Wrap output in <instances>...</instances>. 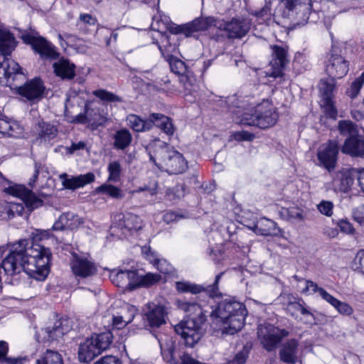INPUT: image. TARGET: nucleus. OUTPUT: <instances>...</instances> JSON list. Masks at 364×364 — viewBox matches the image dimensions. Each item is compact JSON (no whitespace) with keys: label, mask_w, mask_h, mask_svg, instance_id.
<instances>
[{"label":"nucleus","mask_w":364,"mask_h":364,"mask_svg":"<svg viewBox=\"0 0 364 364\" xmlns=\"http://www.w3.org/2000/svg\"><path fill=\"white\" fill-rule=\"evenodd\" d=\"M289 335V331L280 329L269 323L260 324L257 328V336L262 346L268 351L276 348L282 339Z\"/></svg>","instance_id":"9b49d317"},{"label":"nucleus","mask_w":364,"mask_h":364,"mask_svg":"<svg viewBox=\"0 0 364 364\" xmlns=\"http://www.w3.org/2000/svg\"><path fill=\"white\" fill-rule=\"evenodd\" d=\"M93 95L105 102H121V98L116 95L115 94L108 92L105 90H97L93 92Z\"/></svg>","instance_id":"8fccbe9b"},{"label":"nucleus","mask_w":364,"mask_h":364,"mask_svg":"<svg viewBox=\"0 0 364 364\" xmlns=\"http://www.w3.org/2000/svg\"><path fill=\"white\" fill-rule=\"evenodd\" d=\"M150 160L160 169L171 174H178L187 168V162L183 155L165 142L156 139L147 146Z\"/></svg>","instance_id":"20e7f679"},{"label":"nucleus","mask_w":364,"mask_h":364,"mask_svg":"<svg viewBox=\"0 0 364 364\" xmlns=\"http://www.w3.org/2000/svg\"><path fill=\"white\" fill-rule=\"evenodd\" d=\"M194 79L191 78L187 75L179 77V82L183 85L186 95H192L196 91L197 85L194 83Z\"/></svg>","instance_id":"3c124183"},{"label":"nucleus","mask_w":364,"mask_h":364,"mask_svg":"<svg viewBox=\"0 0 364 364\" xmlns=\"http://www.w3.org/2000/svg\"><path fill=\"white\" fill-rule=\"evenodd\" d=\"M176 288L178 292L187 293L190 292L196 294L203 291L204 287L191 283L189 282H176Z\"/></svg>","instance_id":"c03bdc74"},{"label":"nucleus","mask_w":364,"mask_h":364,"mask_svg":"<svg viewBox=\"0 0 364 364\" xmlns=\"http://www.w3.org/2000/svg\"><path fill=\"white\" fill-rule=\"evenodd\" d=\"M353 217L355 221L364 225V205H359L353 209Z\"/></svg>","instance_id":"680f3d73"},{"label":"nucleus","mask_w":364,"mask_h":364,"mask_svg":"<svg viewBox=\"0 0 364 364\" xmlns=\"http://www.w3.org/2000/svg\"><path fill=\"white\" fill-rule=\"evenodd\" d=\"M119 226L124 234H133L142 228V221L136 215L127 213L123 216Z\"/></svg>","instance_id":"c85d7f7f"},{"label":"nucleus","mask_w":364,"mask_h":364,"mask_svg":"<svg viewBox=\"0 0 364 364\" xmlns=\"http://www.w3.org/2000/svg\"><path fill=\"white\" fill-rule=\"evenodd\" d=\"M257 232L262 235H270L275 233L277 224L267 218H262L255 225Z\"/></svg>","instance_id":"79ce46f5"},{"label":"nucleus","mask_w":364,"mask_h":364,"mask_svg":"<svg viewBox=\"0 0 364 364\" xmlns=\"http://www.w3.org/2000/svg\"><path fill=\"white\" fill-rule=\"evenodd\" d=\"M9 127V132L6 134V136L14 138L23 136V128L16 122H11Z\"/></svg>","instance_id":"5fc2aeb1"},{"label":"nucleus","mask_w":364,"mask_h":364,"mask_svg":"<svg viewBox=\"0 0 364 364\" xmlns=\"http://www.w3.org/2000/svg\"><path fill=\"white\" fill-rule=\"evenodd\" d=\"M323 300L333 306L342 315L350 316L353 313V308L348 304L337 299L329 293L324 294Z\"/></svg>","instance_id":"4c0bfd02"},{"label":"nucleus","mask_w":364,"mask_h":364,"mask_svg":"<svg viewBox=\"0 0 364 364\" xmlns=\"http://www.w3.org/2000/svg\"><path fill=\"white\" fill-rule=\"evenodd\" d=\"M70 267L73 274L82 278L92 276L97 271L95 265L92 262L76 255H73Z\"/></svg>","instance_id":"aec40b11"},{"label":"nucleus","mask_w":364,"mask_h":364,"mask_svg":"<svg viewBox=\"0 0 364 364\" xmlns=\"http://www.w3.org/2000/svg\"><path fill=\"white\" fill-rule=\"evenodd\" d=\"M348 71V62L341 55L332 54L326 65V72L328 76L332 78H341Z\"/></svg>","instance_id":"6ab92c4d"},{"label":"nucleus","mask_w":364,"mask_h":364,"mask_svg":"<svg viewBox=\"0 0 364 364\" xmlns=\"http://www.w3.org/2000/svg\"><path fill=\"white\" fill-rule=\"evenodd\" d=\"M94 364H122L121 360L115 356L107 355L100 358Z\"/></svg>","instance_id":"0e129e2a"},{"label":"nucleus","mask_w":364,"mask_h":364,"mask_svg":"<svg viewBox=\"0 0 364 364\" xmlns=\"http://www.w3.org/2000/svg\"><path fill=\"white\" fill-rule=\"evenodd\" d=\"M281 217L290 222L303 221V211L297 207L282 208L280 211Z\"/></svg>","instance_id":"58836bf2"},{"label":"nucleus","mask_w":364,"mask_h":364,"mask_svg":"<svg viewBox=\"0 0 364 364\" xmlns=\"http://www.w3.org/2000/svg\"><path fill=\"white\" fill-rule=\"evenodd\" d=\"M251 21L245 18H233L220 25L230 38H241L249 31Z\"/></svg>","instance_id":"2eb2a0df"},{"label":"nucleus","mask_w":364,"mask_h":364,"mask_svg":"<svg viewBox=\"0 0 364 364\" xmlns=\"http://www.w3.org/2000/svg\"><path fill=\"white\" fill-rule=\"evenodd\" d=\"M113 146L116 149L124 150L132 143V135L127 129H122L116 132L113 136Z\"/></svg>","instance_id":"c9c22d12"},{"label":"nucleus","mask_w":364,"mask_h":364,"mask_svg":"<svg viewBox=\"0 0 364 364\" xmlns=\"http://www.w3.org/2000/svg\"><path fill=\"white\" fill-rule=\"evenodd\" d=\"M317 208L321 214L328 217L333 215V204L331 201L322 200L319 204H318Z\"/></svg>","instance_id":"bf43d9fd"},{"label":"nucleus","mask_w":364,"mask_h":364,"mask_svg":"<svg viewBox=\"0 0 364 364\" xmlns=\"http://www.w3.org/2000/svg\"><path fill=\"white\" fill-rule=\"evenodd\" d=\"M335 78L331 77L328 80H322L320 84V91L323 100H330L333 98V91L335 90Z\"/></svg>","instance_id":"37998d69"},{"label":"nucleus","mask_w":364,"mask_h":364,"mask_svg":"<svg viewBox=\"0 0 364 364\" xmlns=\"http://www.w3.org/2000/svg\"><path fill=\"white\" fill-rule=\"evenodd\" d=\"M144 311V322L151 328H159L166 323L168 311L163 305L149 302L145 305Z\"/></svg>","instance_id":"ddd939ff"},{"label":"nucleus","mask_w":364,"mask_h":364,"mask_svg":"<svg viewBox=\"0 0 364 364\" xmlns=\"http://www.w3.org/2000/svg\"><path fill=\"white\" fill-rule=\"evenodd\" d=\"M158 183L156 181H153L149 183V185H145L143 187L139 188L136 190V193H141L143 191H148L150 195H155L157 192Z\"/></svg>","instance_id":"e2e57ef3"},{"label":"nucleus","mask_w":364,"mask_h":364,"mask_svg":"<svg viewBox=\"0 0 364 364\" xmlns=\"http://www.w3.org/2000/svg\"><path fill=\"white\" fill-rule=\"evenodd\" d=\"M9 56L0 55V84L10 88L18 85L16 81H24L26 77L19 65Z\"/></svg>","instance_id":"9d476101"},{"label":"nucleus","mask_w":364,"mask_h":364,"mask_svg":"<svg viewBox=\"0 0 364 364\" xmlns=\"http://www.w3.org/2000/svg\"><path fill=\"white\" fill-rule=\"evenodd\" d=\"M336 129L340 135L346 138H355L360 132L358 125L350 119L339 120Z\"/></svg>","instance_id":"72a5a7b5"},{"label":"nucleus","mask_w":364,"mask_h":364,"mask_svg":"<svg viewBox=\"0 0 364 364\" xmlns=\"http://www.w3.org/2000/svg\"><path fill=\"white\" fill-rule=\"evenodd\" d=\"M205 318H196V316L186 318L175 326V331L184 340L187 346L193 347L202 337L201 325Z\"/></svg>","instance_id":"0eeeda50"},{"label":"nucleus","mask_w":364,"mask_h":364,"mask_svg":"<svg viewBox=\"0 0 364 364\" xmlns=\"http://www.w3.org/2000/svg\"><path fill=\"white\" fill-rule=\"evenodd\" d=\"M36 364H63L61 355L55 350H47L36 361Z\"/></svg>","instance_id":"a19ab883"},{"label":"nucleus","mask_w":364,"mask_h":364,"mask_svg":"<svg viewBox=\"0 0 364 364\" xmlns=\"http://www.w3.org/2000/svg\"><path fill=\"white\" fill-rule=\"evenodd\" d=\"M112 341L110 331L92 336L79 347L78 355L81 362H90L102 351L107 350Z\"/></svg>","instance_id":"423d86ee"},{"label":"nucleus","mask_w":364,"mask_h":364,"mask_svg":"<svg viewBox=\"0 0 364 364\" xmlns=\"http://www.w3.org/2000/svg\"><path fill=\"white\" fill-rule=\"evenodd\" d=\"M17 43L14 35L5 26L0 24V55L10 56Z\"/></svg>","instance_id":"5701e85b"},{"label":"nucleus","mask_w":364,"mask_h":364,"mask_svg":"<svg viewBox=\"0 0 364 364\" xmlns=\"http://www.w3.org/2000/svg\"><path fill=\"white\" fill-rule=\"evenodd\" d=\"M107 171L109 172L108 181L117 182L119 180L122 168L119 161L110 162L108 165Z\"/></svg>","instance_id":"09e8293b"},{"label":"nucleus","mask_w":364,"mask_h":364,"mask_svg":"<svg viewBox=\"0 0 364 364\" xmlns=\"http://www.w3.org/2000/svg\"><path fill=\"white\" fill-rule=\"evenodd\" d=\"M338 226L341 230L346 234H353L355 231L352 224L346 220H341L338 223Z\"/></svg>","instance_id":"69168bd1"},{"label":"nucleus","mask_w":364,"mask_h":364,"mask_svg":"<svg viewBox=\"0 0 364 364\" xmlns=\"http://www.w3.org/2000/svg\"><path fill=\"white\" fill-rule=\"evenodd\" d=\"M36 141L40 144H48L56 138L58 130L56 126L43 120L38 121L33 127Z\"/></svg>","instance_id":"f3484780"},{"label":"nucleus","mask_w":364,"mask_h":364,"mask_svg":"<svg viewBox=\"0 0 364 364\" xmlns=\"http://www.w3.org/2000/svg\"><path fill=\"white\" fill-rule=\"evenodd\" d=\"M278 299L283 306L285 311L295 319L299 318V314L304 316L301 320L305 323H311L315 320L314 314L306 306L302 299H297L292 294L282 293Z\"/></svg>","instance_id":"6e6552de"},{"label":"nucleus","mask_w":364,"mask_h":364,"mask_svg":"<svg viewBox=\"0 0 364 364\" xmlns=\"http://www.w3.org/2000/svg\"><path fill=\"white\" fill-rule=\"evenodd\" d=\"M352 176L356 177L358 185L361 191L364 193V168H353L352 170Z\"/></svg>","instance_id":"052dcab7"},{"label":"nucleus","mask_w":364,"mask_h":364,"mask_svg":"<svg viewBox=\"0 0 364 364\" xmlns=\"http://www.w3.org/2000/svg\"><path fill=\"white\" fill-rule=\"evenodd\" d=\"M223 272L220 273L215 277L214 283L211 285H208L206 288L204 287L203 291H205L210 297L216 298L220 297L222 296L221 293L219 291L218 284L223 276Z\"/></svg>","instance_id":"603ef678"},{"label":"nucleus","mask_w":364,"mask_h":364,"mask_svg":"<svg viewBox=\"0 0 364 364\" xmlns=\"http://www.w3.org/2000/svg\"><path fill=\"white\" fill-rule=\"evenodd\" d=\"M318 292L321 297L323 299L324 294L328 293L323 288L319 287L315 282L311 280L306 281V287L302 290V293L306 294Z\"/></svg>","instance_id":"864d4df0"},{"label":"nucleus","mask_w":364,"mask_h":364,"mask_svg":"<svg viewBox=\"0 0 364 364\" xmlns=\"http://www.w3.org/2000/svg\"><path fill=\"white\" fill-rule=\"evenodd\" d=\"M227 102L231 104L230 112L241 117L240 123L267 129L274 126L278 119V114L269 100H263L255 107L247 100H239L235 96L229 97Z\"/></svg>","instance_id":"f03ea898"},{"label":"nucleus","mask_w":364,"mask_h":364,"mask_svg":"<svg viewBox=\"0 0 364 364\" xmlns=\"http://www.w3.org/2000/svg\"><path fill=\"white\" fill-rule=\"evenodd\" d=\"M272 55L274 56L273 61L271 62L273 71L271 75L277 77L282 74V70L289 62L287 59V50L282 46L274 45L271 46Z\"/></svg>","instance_id":"4be33fe9"},{"label":"nucleus","mask_w":364,"mask_h":364,"mask_svg":"<svg viewBox=\"0 0 364 364\" xmlns=\"http://www.w3.org/2000/svg\"><path fill=\"white\" fill-rule=\"evenodd\" d=\"M60 178L62 180V183L65 188L73 190L93 182L95 176L92 173H87L86 174L68 178V175L66 173H63L60 176Z\"/></svg>","instance_id":"a878e982"},{"label":"nucleus","mask_w":364,"mask_h":364,"mask_svg":"<svg viewBox=\"0 0 364 364\" xmlns=\"http://www.w3.org/2000/svg\"><path fill=\"white\" fill-rule=\"evenodd\" d=\"M6 192L21 199L29 210H33L43 204V201L38 198L32 191L22 185L11 186L6 188Z\"/></svg>","instance_id":"4468645a"},{"label":"nucleus","mask_w":364,"mask_h":364,"mask_svg":"<svg viewBox=\"0 0 364 364\" xmlns=\"http://www.w3.org/2000/svg\"><path fill=\"white\" fill-rule=\"evenodd\" d=\"M215 19L213 17L198 18L185 25L186 36H191L193 33L205 31L215 25Z\"/></svg>","instance_id":"2f4dec72"},{"label":"nucleus","mask_w":364,"mask_h":364,"mask_svg":"<svg viewBox=\"0 0 364 364\" xmlns=\"http://www.w3.org/2000/svg\"><path fill=\"white\" fill-rule=\"evenodd\" d=\"M23 82V81L19 80L16 81L18 85L16 87H11V89L16 90L20 95L26 97L28 100H38L42 97L44 86L40 79L36 78L23 85H21Z\"/></svg>","instance_id":"dca6fc26"},{"label":"nucleus","mask_w":364,"mask_h":364,"mask_svg":"<svg viewBox=\"0 0 364 364\" xmlns=\"http://www.w3.org/2000/svg\"><path fill=\"white\" fill-rule=\"evenodd\" d=\"M136 279L137 272L132 270H121L111 277L112 282L116 286L130 290L136 289Z\"/></svg>","instance_id":"b1692460"},{"label":"nucleus","mask_w":364,"mask_h":364,"mask_svg":"<svg viewBox=\"0 0 364 364\" xmlns=\"http://www.w3.org/2000/svg\"><path fill=\"white\" fill-rule=\"evenodd\" d=\"M72 328L71 321L69 318H60L54 325L45 329L48 341L57 340L68 333Z\"/></svg>","instance_id":"bb28decb"},{"label":"nucleus","mask_w":364,"mask_h":364,"mask_svg":"<svg viewBox=\"0 0 364 364\" xmlns=\"http://www.w3.org/2000/svg\"><path fill=\"white\" fill-rule=\"evenodd\" d=\"M55 75L62 79L71 80L74 77L75 65L65 59H60L53 65Z\"/></svg>","instance_id":"c756f323"},{"label":"nucleus","mask_w":364,"mask_h":364,"mask_svg":"<svg viewBox=\"0 0 364 364\" xmlns=\"http://www.w3.org/2000/svg\"><path fill=\"white\" fill-rule=\"evenodd\" d=\"M247 314L242 303L230 299L220 301L210 317L217 325H223V333L232 335L242 329Z\"/></svg>","instance_id":"7ed1b4c3"},{"label":"nucleus","mask_w":364,"mask_h":364,"mask_svg":"<svg viewBox=\"0 0 364 364\" xmlns=\"http://www.w3.org/2000/svg\"><path fill=\"white\" fill-rule=\"evenodd\" d=\"M298 341L295 339L287 341L280 350V359L287 363H294L297 360Z\"/></svg>","instance_id":"cd10ccee"},{"label":"nucleus","mask_w":364,"mask_h":364,"mask_svg":"<svg viewBox=\"0 0 364 364\" xmlns=\"http://www.w3.org/2000/svg\"><path fill=\"white\" fill-rule=\"evenodd\" d=\"M95 192L99 194H105L114 199H122L124 196L123 191L120 188L109 183H103L96 188Z\"/></svg>","instance_id":"ea45409f"},{"label":"nucleus","mask_w":364,"mask_h":364,"mask_svg":"<svg viewBox=\"0 0 364 364\" xmlns=\"http://www.w3.org/2000/svg\"><path fill=\"white\" fill-rule=\"evenodd\" d=\"M249 350L243 347L242 350L238 352L235 357L228 362V364H245L248 357Z\"/></svg>","instance_id":"6e6d98bb"},{"label":"nucleus","mask_w":364,"mask_h":364,"mask_svg":"<svg viewBox=\"0 0 364 364\" xmlns=\"http://www.w3.org/2000/svg\"><path fill=\"white\" fill-rule=\"evenodd\" d=\"M169 65L171 71L175 74L180 75V77L186 75L187 67L181 60L172 57L170 58Z\"/></svg>","instance_id":"de8ad7c7"},{"label":"nucleus","mask_w":364,"mask_h":364,"mask_svg":"<svg viewBox=\"0 0 364 364\" xmlns=\"http://www.w3.org/2000/svg\"><path fill=\"white\" fill-rule=\"evenodd\" d=\"M341 151L343 154L353 158H363L364 139L360 135L355 138H346L341 146Z\"/></svg>","instance_id":"412c9836"},{"label":"nucleus","mask_w":364,"mask_h":364,"mask_svg":"<svg viewBox=\"0 0 364 364\" xmlns=\"http://www.w3.org/2000/svg\"><path fill=\"white\" fill-rule=\"evenodd\" d=\"M127 125L136 132H147L154 126L160 128L167 135H173L175 131L171 119L161 113H151L146 119L134 114L127 117Z\"/></svg>","instance_id":"39448f33"},{"label":"nucleus","mask_w":364,"mask_h":364,"mask_svg":"<svg viewBox=\"0 0 364 364\" xmlns=\"http://www.w3.org/2000/svg\"><path fill=\"white\" fill-rule=\"evenodd\" d=\"M352 176L346 171H340L333 179L332 186L335 191L346 193L353 184Z\"/></svg>","instance_id":"473e14b6"},{"label":"nucleus","mask_w":364,"mask_h":364,"mask_svg":"<svg viewBox=\"0 0 364 364\" xmlns=\"http://www.w3.org/2000/svg\"><path fill=\"white\" fill-rule=\"evenodd\" d=\"M363 85L364 72L352 82L350 87L346 90L347 95L352 99L355 98L359 94Z\"/></svg>","instance_id":"49530a36"},{"label":"nucleus","mask_w":364,"mask_h":364,"mask_svg":"<svg viewBox=\"0 0 364 364\" xmlns=\"http://www.w3.org/2000/svg\"><path fill=\"white\" fill-rule=\"evenodd\" d=\"M323 107L324 109V112L328 117L332 118L333 119H335L337 117L338 111L334 105L333 100H323Z\"/></svg>","instance_id":"4d7b16f0"},{"label":"nucleus","mask_w":364,"mask_h":364,"mask_svg":"<svg viewBox=\"0 0 364 364\" xmlns=\"http://www.w3.org/2000/svg\"><path fill=\"white\" fill-rule=\"evenodd\" d=\"M284 7L288 11V17L294 26H304L309 21L312 11L311 0H282Z\"/></svg>","instance_id":"1a4fd4ad"},{"label":"nucleus","mask_w":364,"mask_h":364,"mask_svg":"<svg viewBox=\"0 0 364 364\" xmlns=\"http://www.w3.org/2000/svg\"><path fill=\"white\" fill-rule=\"evenodd\" d=\"M27 41L42 58L55 59L58 56L54 46L43 37L28 36Z\"/></svg>","instance_id":"a211bd4d"},{"label":"nucleus","mask_w":364,"mask_h":364,"mask_svg":"<svg viewBox=\"0 0 364 364\" xmlns=\"http://www.w3.org/2000/svg\"><path fill=\"white\" fill-rule=\"evenodd\" d=\"M176 304L178 309L188 314L186 318L196 316L197 319L201 317L206 319V316L198 304L182 300H178Z\"/></svg>","instance_id":"f704fd0d"},{"label":"nucleus","mask_w":364,"mask_h":364,"mask_svg":"<svg viewBox=\"0 0 364 364\" xmlns=\"http://www.w3.org/2000/svg\"><path fill=\"white\" fill-rule=\"evenodd\" d=\"M161 279V276L157 274L147 273L143 276L137 274L136 279V289L141 287H149L159 282Z\"/></svg>","instance_id":"a18cd8bd"},{"label":"nucleus","mask_w":364,"mask_h":364,"mask_svg":"<svg viewBox=\"0 0 364 364\" xmlns=\"http://www.w3.org/2000/svg\"><path fill=\"white\" fill-rule=\"evenodd\" d=\"M8 352V345L5 341H0V361H7L9 359L6 358Z\"/></svg>","instance_id":"338daca9"},{"label":"nucleus","mask_w":364,"mask_h":364,"mask_svg":"<svg viewBox=\"0 0 364 364\" xmlns=\"http://www.w3.org/2000/svg\"><path fill=\"white\" fill-rule=\"evenodd\" d=\"M11 122L4 119H0V133L4 135L8 133Z\"/></svg>","instance_id":"774afa93"},{"label":"nucleus","mask_w":364,"mask_h":364,"mask_svg":"<svg viewBox=\"0 0 364 364\" xmlns=\"http://www.w3.org/2000/svg\"><path fill=\"white\" fill-rule=\"evenodd\" d=\"M340 149L339 142L336 139L328 140L320 145L316 153L319 165L329 172L333 170L337 163Z\"/></svg>","instance_id":"f8f14e48"},{"label":"nucleus","mask_w":364,"mask_h":364,"mask_svg":"<svg viewBox=\"0 0 364 364\" xmlns=\"http://www.w3.org/2000/svg\"><path fill=\"white\" fill-rule=\"evenodd\" d=\"M51 256L50 250L43 245L33 242L29 245L27 240H20L12 245L1 268L8 275L24 271L30 277L41 281L49 273Z\"/></svg>","instance_id":"f257e3e1"},{"label":"nucleus","mask_w":364,"mask_h":364,"mask_svg":"<svg viewBox=\"0 0 364 364\" xmlns=\"http://www.w3.org/2000/svg\"><path fill=\"white\" fill-rule=\"evenodd\" d=\"M24 207L21 203L13 202H2L0 203V217L3 220H9L16 215H21Z\"/></svg>","instance_id":"7c9ffc66"},{"label":"nucleus","mask_w":364,"mask_h":364,"mask_svg":"<svg viewBox=\"0 0 364 364\" xmlns=\"http://www.w3.org/2000/svg\"><path fill=\"white\" fill-rule=\"evenodd\" d=\"M355 270H358L364 274V250H360L355 255L353 264Z\"/></svg>","instance_id":"13d9d810"},{"label":"nucleus","mask_w":364,"mask_h":364,"mask_svg":"<svg viewBox=\"0 0 364 364\" xmlns=\"http://www.w3.org/2000/svg\"><path fill=\"white\" fill-rule=\"evenodd\" d=\"M82 223V219L77 215L73 213H65L62 214L58 220L55 222L53 228L55 230H73L77 228Z\"/></svg>","instance_id":"393cba45"},{"label":"nucleus","mask_w":364,"mask_h":364,"mask_svg":"<svg viewBox=\"0 0 364 364\" xmlns=\"http://www.w3.org/2000/svg\"><path fill=\"white\" fill-rule=\"evenodd\" d=\"M136 309L134 306H128L127 312L123 314L112 316V326L117 329L124 328L128 323H131L136 314Z\"/></svg>","instance_id":"e433bc0d"}]
</instances>
